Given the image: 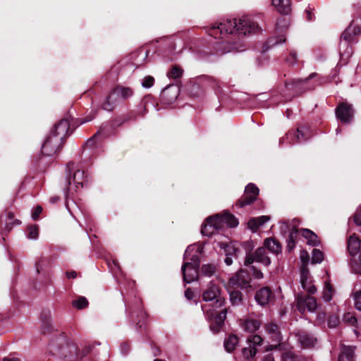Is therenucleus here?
<instances>
[{
  "label": "nucleus",
  "instance_id": "nucleus-14",
  "mask_svg": "<svg viewBox=\"0 0 361 361\" xmlns=\"http://www.w3.org/2000/svg\"><path fill=\"white\" fill-rule=\"evenodd\" d=\"M337 117L344 123H349L353 117V110L351 105L342 103L336 109Z\"/></svg>",
  "mask_w": 361,
  "mask_h": 361
},
{
  "label": "nucleus",
  "instance_id": "nucleus-28",
  "mask_svg": "<svg viewBox=\"0 0 361 361\" xmlns=\"http://www.w3.org/2000/svg\"><path fill=\"white\" fill-rule=\"evenodd\" d=\"M265 250L267 249L272 253L276 255L279 254L281 251V247L280 243L273 238H268L264 240V243Z\"/></svg>",
  "mask_w": 361,
  "mask_h": 361
},
{
  "label": "nucleus",
  "instance_id": "nucleus-61",
  "mask_svg": "<svg viewBox=\"0 0 361 361\" xmlns=\"http://www.w3.org/2000/svg\"><path fill=\"white\" fill-rule=\"evenodd\" d=\"M283 22H284V23H285V26H286V22L285 18L280 19V20L276 23V27H277V28H278V29H279V27H280V24H281V23H283Z\"/></svg>",
  "mask_w": 361,
  "mask_h": 361
},
{
  "label": "nucleus",
  "instance_id": "nucleus-32",
  "mask_svg": "<svg viewBox=\"0 0 361 361\" xmlns=\"http://www.w3.org/2000/svg\"><path fill=\"white\" fill-rule=\"evenodd\" d=\"M353 30V24L351 23L346 29L342 33L341 36V42H347L349 43L350 42H352L353 39V37H355L353 34L351 33V31Z\"/></svg>",
  "mask_w": 361,
  "mask_h": 361
},
{
  "label": "nucleus",
  "instance_id": "nucleus-27",
  "mask_svg": "<svg viewBox=\"0 0 361 361\" xmlns=\"http://www.w3.org/2000/svg\"><path fill=\"white\" fill-rule=\"evenodd\" d=\"M242 328L248 333H253L256 331L259 327H260V323L259 322L253 319H248L246 320H244L240 324Z\"/></svg>",
  "mask_w": 361,
  "mask_h": 361
},
{
  "label": "nucleus",
  "instance_id": "nucleus-7",
  "mask_svg": "<svg viewBox=\"0 0 361 361\" xmlns=\"http://www.w3.org/2000/svg\"><path fill=\"white\" fill-rule=\"evenodd\" d=\"M264 328L267 335L266 338L271 342L274 343V344L269 345L267 348V350L269 351L276 349L277 348L276 343H279L282 340V336L279 330L278 326L274 323L269 322L266 324Z\"/></svg>",
  "mask_w": 361,
  "mask_h": 361
},
{
  "label": "nucleus",
  "instance_id": "nucleus-35",
  "mask_svg": "<svg viewBox=\"0 0 361 361\" xmlns=\"http://www.w3.org/2000/svg\"><path fill=\"white\" fill-rule=\"evenodd\" d=\"M39 236V228L37 225H32L27 227V237L30 240H36Z\"/></svg>",
  "mask_w": 361,
  "mask_h": 361
},
{
  "label": "nucleus",
  "instance_id": "nucleus-19",
  "mask_svg": "<svg viewBox=\"0 0 361 361\" xmlns=\"http://www.w3.org/2000/svg\"><path fill=\"white\" fill-rule=\"evenodd\" d=\"M273 293L269 288H262L255 294V300L260 305H265L271 300Z\"/></svg>",
  "mask_w": 361,
  "mask_h": 361
},
{
  "label": "nucleus",
  "instance_id": "nucleus-1",
  "mask_svg": "<svg viewBox=\"0 0 361 361\" xmlns=\"http://www.w3.org/2000/svg\"><path fill=\"white\" fill-rule=\"evenodd\" d=\"M257 30L258 25L248 18L226 19L214 25L211 27L209 35L214 38H217L219 35L221 39H226L216 42V54L220 55L233 51H241L244 49L242 42L231 44L228 42L231 35L238 33V35L245 36L247 34L255 32Z\"/></svg>",
  "mask_w": 361,
  "mask_h": 361
},
{
  "label": "nucleus",
  "instance_id": "nucleus-17",
  "mask_svg": "<svg viewBox=\"0 0 361 361\" xmlns=\"http://www.w3.org/2000/svg\"><path fill=\"white\" fill-rule=\"evenodd\" d=\"M309 78L305 80L293 79L286 82V87L288 90L293 91L295 94L300 93L301 92L311 89V87H306Z\"/></svg>",
  "mask_w": 361,
  "mask_h": 361
},
{
  "label": "nucleus",
  "instance_id": "nucleus-51",
  "mask_svg": "<svg viewBox=\"0 0 361 361\" xmlns=\"http://www.w3.org/2000/svg\"><path fill=\"white\" fill-rule=\"evenodd\" d=\"M354 221L357 226H361V208L355 214Z\"/></svg>",
  "mask_w": 361,
  "mask_h": 361
},
{
  "label": "nucleus",
  "instance_id": "nucleus-43",
  "mask_svg": "<svg viewBox=\"0 0 361 361\" xmlns=\"http://www.w3.org/2000/svg\"><path fill=\"white\" fill-rule=\"evenodd\" d=\"M283 361H302L300 358L289 352L283 354Z\"/></svg>",
  "mask_w": 361,
  "mask_h": 361
},
{
  "label": "nucleus",
  "instance_id": "nucleus-38",
  "mask_svg": "<svg viewBox=\"0 0 361 361\" xmlns=\"http://www.w3.org/2000/svg\"><path fill=\"white\" fill-rule=\"evenodd\" d=\"M312 263H321L323 260V253L317 249H314L312 253Z\"/></svg>",
  "mask_w": 361,
  "mask_h": 361
},
{
  "label": "nucleus",
  "instance_id": "nucleus-31",
  "mask_svg": "<svg viewBox=\"0 0 361 361\" xmlns=\"http://www.w3.org/2000/svg\"><path fill=\"white\" fill-rule=\"evenodd\" d=\"M238 343V338L235 335H231L224 341V347L228 352H232Z\"/></svg>",
  "mask_w": 361,
  "mask_h": 361
},
{
  "label": "nucleus",
  "instance_id": "nucleus-12",
  "mask_svg": "<svg viewBox=\"0 0 361 361\" xmlns=\"http://www.w3.org/2000/svg\"><path fill=\"white\" fill-rule=\"evenodd\" d=\"M248 347L243 349V356L246 358H252L257 353V348L262 343L263 339L259 335H251L247 338Z\"/></svg>",
  "mask_w": 361,
  "mask_h": 361
},
{
  "label": "nucleus",
  "instance_id": "nucleus-23",
  "mask_svg": "<svg viewBox=\"0 0 361 361\" xmlns=\"http://www.w3.org/2000/svg\"><path fill=\"white\" fill-rule=\"evenodd\" d=\"M269 220V216H261L256 218L251 219L248 223V228L252 230V232L257 231L259 226H262L266 222Z\"/></svg>",
  "mask_w": 361,
  "mask_h": 361
},
{
  "label": "nucleus",
  "instance_id": "nucleus-46",
  "mask_svg": "<svg viewBox=\"0 0 361 361\" xmlns=\"http://www.w3.org/2000/svg\"><path fill=\"white\" fill-rule=\"evenodd\" d=\"M298 232V231L297 229H295V228H293L292 229L291 232L290 233V235H289L290 241L288 245L289 248H291L294 246L293 238L296 236Z\"/></svg>",
  "mask_w": 361,
  "mask_h": 361
},
{
  "label": "nucleus",
  "instance_id": "nucleus-60",
  "mask_svg": "<svg viewBox=\"0 0 361 361\" xmlns=\"http://www.w3.org/2000/svg\"><path fill=\"white\" fill-rule=\"evenodd\" d=\"M306 15H307L306 16V18L308 20H312V13H311V12L309 10L306 11Z\"/></svg>",
  "mask_w": 361,
  "mask_h": 361
},
{
  "label": "nucleus",
  "instance_id": "nucleus-59",
  "mask_svg": "<svg viewBox=\"0 0 361 361\" xmlns=\"http://www.w3.org/2000/svg\"><path fill=\"white\" fill-rule=\"evenodd\" d=\"M59 200V197L58 196H54L50 198L51 203H56Z\"/></svg>",
  "mask_w": 361,
  "mask_h": 361
},
{
  "label": "nucleus",
  "instance_id": "nucleus-40",
  "mask_svg": "<svg viewBox=\"0 0 361 361\" xmlns=\"http://www.w3.org/2000/svg\"><path fill=\"white\" fill-rule=\"evenodd\" d=\"M88 305L87 300L85 297H80L73 302V305L78 309H82Z\"/></svg>",
  "mask_w": 361,
  "mask_h": 361
},
{
  "label": "nucleus",
  "instance_id": "nucleus-53",
  "mask_svg": "<svg viewBox=\"0 0 361 361\" xmlns=\"http://www.w3.org/2000/svg\"><path fill=\"white\" fill-rule=\"evenodd\" d=\"M351 33L353 34L354 36H356L361 33V27L358 26H355L353 25V30Z\"/></svg>",
  "mask_w": 361,
  "mask_h": 361
},
{
  "label": "nucleus",
  "instance_id": "nucleus-63",
  "mask_svg": "<svg viewBox=\"0 0 361 361\" xmlns=\"http://www.w3.org/2000/svg\"><path fill=\"white\" fill-rule=\"evenodd\" d=\"M66 208L68 209V211H69L71 213H72V212L71 211V209H70V207H69V203H68V201L66 202Z\"/></svg>",
  "mask_w": 361,
  "mask_h": 361
},
{
  "label": "nucleus",
  "instance_id": "nucleus-20",
  "mask_svg": "<svg viewBox=\"0 0 361 361\" xmlns=\"http://www.w3.org/2000/svg\"><path fill=\"white\" fill-rule=\"evenodd\" d=\"M297 336L298 341L303 348L313 347L317 342L315 338L305 332L299 333Z\"/></svg>",
  "mask_w": 361,
  "mask_h": 361
},
{
  "label": "nucleus",
  "instance_id": "nucleus-62",
  "mask_svg": "<svg viewBox=\"0 0 361 361\" xmlns=\"http://www.w3.org/2000/svg\"><path fill=\"white\" fill-rule=\"evenodd\" d=\"M4 361H20L18 358L16 357H6Z\"/></svg>",
  "mask_w": 361,
  "mask_h": 361
},
{
  "label": "nucleus",
  "instance_id": "nucleus-25",
  "mask_svg": "<svg viewBox=\"0 0 361 361\" xmlns=\"http://www.w3.org/2000/svg\"><path fill=\"white\" fill-rule=\"evenodd\" d=\"M354 353V347L343 345L341 348V353L339 355L338 361H355Z\"/></svg>",
  "mask_w": 361,
  "mask_h": 361
},
{
  "label": "nucleus",
  "instance_id": "nucleus-49",
  "mask_svg": "<svg viewBox=\"0 0 361 361\" xmlns=\"http://www.w3.org/2000/svg\"><path fill=\"white\" fill-rule=\"evenodd\" d=\"M287 62L289 63V64H293L296 62L297 61V55H296V53L295 52H290V55L286 59Z\"/></svg>",
  "mask_w": 361,
  "mask_h": 361
},
{
  "label": "nucleus",
  "instance_id": "nucleus-50",
  "mask_svg": "<svg viewBox=\"0 0 361 361\" xmlns=\"http://www.w3.org/2000/svg\"><path fill=\"white\" fill-rule=\"evenodd\" d=\"M252 275L255 279H261L263 278V274L260 270H257L255 267H252Z\"/></svg>",
  "mask_w": 361,
  "mask_h": 361
},
{
  "label": "nucleus",
  "instance_id": "nucleus-45",
  "mask_svg": "<svg viewBox=\"0 0 361 361\" xmlns=\"http://www.w3.org/2000/svg\"><path fill=\"white\" fill-rule=\"evenodd\" d=\"M339 320L336 316H331L328 319V326L334 328L338 324Z\"/></svg>",
  "mask_w": 361,
  "mask_h": 361
},
{
  "label": "nucleus",
  "instance_id": "nucleus-16",
  "mask_svg": "<svg viewBox=\"0 0 361 361\" xmlns=\"http://www.w3.org/2000/svg\"><path fill=\"white\" fill-rule=\"evenodd\" d=\"M69 128V121L67 119H62L59 123L54 126L51 134L56 137H60V140L63 142L68 133Z\"/></svg>",
  "mask_w": 361,
  "mask_h": 361
},
{
  "label": "nucleus",
  "instance_id": "nucleus-42",
  "mask_svg": "<svg viewBox=\"0 0 361 361\" xmlns=\"http://www.w3.org/2000/svg\"><path fill=\"white\" fill-rule=\"evenodd\" d=\"M286 41L285 37L283 35H279L278 37V39H275L274 38H270L268 40V44L269 46L273 47L278 44L284 42Z\"/></svg>",
  "mask_w": 361,
  "mask_h": 361
},
{
  "label": "nucleus",
  "instance_id": "nucleus-47",
  "mask_svg": "<svg viewBox=\"0 0 361 361\" xmlns=\"http://www.w3.org/2000/svg\"><path fill=\"white\" fill-rule=\"evenodd\" d=\"M99 137V134L98 133H96L95 135H94V136L89 139L87 142H86V147L87 148H93L95 145V140L97 139V137Z\"/></svg>",
  "mask_w": 361,
  "mask_h": 361
},
{
  "label": "nucleus",
  "instance_id": "nucleus-36",
  "mask_svg": "<svg viewBox=\"0 0 361 361\" xmlns=\"http://www.w3.org/2000/svg\"><path fill=\"white\" fill-rule=\"evenodd\" d=\"M182 74L183 70L177 66H173L171 70L168 73L167 75L170 78L176 79L180 78L182 75Z\"/></svg>",
  "mask_w": 361,
  "mask_h": 361
},
{
  "label": "nucleus",
  "instance_id": "nucleus-64",
  "mask_svg": "<svg viewBox=\"0 0 361 361\" xmlns=\"http://www.w3.org/2000/svg\"><path fill=\"white\" fill-rule=\"evenodd\" d=\"M69 348H70V351H72V350H75V348L74 345H70L69 346Z\"/></svg>",
  "mask_w": 361,
  "mask_h": 361
},
{
  "label": "nucleus",
  "instance_id": "nucleus-15",
  "mask_svg": "<svg viewBox=\"0 0 361 361\" xmlns=\"http://www.w3.org/2000/svg\"><path fill=\"white\" fill-rule=\"evenodd\" d=\"M300 283L302 288L310 294H314L317 291L316 287L312 284L310 272L307 267H301L300 269Z\"/></svg>",
  "mask_w": 361,
  "mask_h": 361
},
{
  "label": "nucleus",
  "instance_id": "nucleus-58",
  "mask_svg": "<svg viewBox=\"0 0 361 361\" xmlns=\"http://www.w3.org/2000/svg\"><path fill=\"white\" fill-rule=\"evenodd\" d=\"M121 349H122V351L124 353H127L128 352V345L126 343H123L121 345Z\"/></svg>",
  "mask_w": 361,
  "mask_h": 361
},
{
  "label": "nucleus",
  "instance_id": "nucleus-39",
  "mask_svg": "<svg viewBox=\"0 0 361 361\" xmlns=\"http://www.w3.org/2000/svg\"><path fill=\"white\" fill-rule=\"evenodd\" d=\"M353 299L355 308L358 311H361V291H355L353 295Z\"/></svg>",
  "mask_w": 361,
  "mask_h": 361
},
{
  "label": "nucleus",
  "instance_id": "nucleus-52",
  "mask_svg": "<svg viewBox=\"0 0 361 361\" xmlns=\"http://www.w3.org/2000/svg\"><path fill=\"white\" fill-rule=\"evenodd\" d=\"M42 207L40 206H37L36 207L34 212L32 214V217L33 219H37L38 218V216H39V214L42 213Z\"/></svg>",
  "mask_w": 361,
  "mask_h": 361
},
{
  "label": "nucleus",
  "instance_id": "nucleus-24",
  "mask_svg": "<svg viewBox=\"0 0 361 361\" xmlns=\"http://www.w3.org/2000/svg\"><path fill=\"white\" fill-rule=\"evenodd\" d=\"M307 130V129L304 126L298 128L297 129L296 132H294V133L289 132L287 134V138L289 139L290 137H292V140L294 143L300 142L307 139V137L305 135V132Z\"/></svg>",
  "mask_w": 361,
  "mask_h": 361
},
{
  "label": "nucleus",
  "instance_id": "nucleus-37",
  "mask_svg": "<svg viewBox=\"0 0 361 361\" xmlns=\"http://www.w3.org/2000/svg\"><path fill=\"white\" fill-rule=\"evenodd\" d=\"M230 300L233 305H238L242 300L241 293L239 290L231 291Z\"/></svg>",
  "mask_w": 361,
  "mask_h": 361
},
{
  "label": "nucleus",
  "instance_id": "nucleus-56",
  "mask_svg": "<svg viewBox=\"0 0 361 361\" xmlns=\"http://www.w3.org/2000/svg\"><path fill=\"white\" fill-rule=\"evenodd\" d=\"M202 310L204 312H207V314H208L209 316H212L213 315V313L211 312L209 313L210 312V309L209 308V306L207 305H203L202 307Z\"/></svg>",
  "mask_w": 361,
  "mask_h": 361
},
{
  "label": "nucleus",
  "instance_id": "nucleus-48",
  "mask_svg": "<svg viewBox=\"0 0 361 361\" xmlns=\"http://www.w3.org/2000/svg\"><path fill=\"white\" fill-rule=\"evenodd\" d=\"M300 259L302 262V267H307L309 261V255L307 252H302L300 255Z\"/></svg>",
  "mask_w": 361,
  "mask_h": 361
},
{
  "label": "nucleus",
  "instance_id": "nucleus-3",
  "mask_svg": "<svg viewBox=\"0 0 361 361\" xmlns=\"http://www.w3.org/2000/svg\"><path fill=\"white\" fill-rule=\"evenodd\" d=\"M238 224V221L233 214L224 212L223 214L208 217L202 227L201 232L203 235L210 237L221 230L225 225L229 227H236Z\"/></svg>",
  "mask_w": 361,
  "mask_h": 361
},
{
  "label": "nucleus",
  "instance_id": "nucleus-34",
  "mask_svg": "<svg viewBox=\"0 0 361 361\" xmlns=\"http://www.w3.org/2000/svg\"><path fill=\"white\" fill-rule=\"evenodd\" d=\"M334 290L331 285L329 283L326 282L325 286L323 290L322 298L326 302H329L331 300Z\"/></svg>",
  "mask_w": 361,
  "mask_h": 361
},
{
  "label": "nucleus",
  "instance_id": "nucleus-57",
  "mask_svg": "<svg viewBox=\"0 0 361 361\" xmlns=\"http://www.w3.org/2000/svg\"><path fill=\"white\" fill-rule=\"evenodd\" d=\"M264 361H274V358L271 354H269L264 357Z\"/></svg>",
  "mask_w": 361,
  "mask_h": 361
},
{
  "label": "nucleus",
  "instance_id": "nucleus-2",
  "mask_svg": "<svg viewBox=\"0 0 361 361\" xmlns=\"http://www.w3.org/2000/svg\"><path fill=\"white\" fill-rule=\"evenodd\" d=\"M202 247L200 245H189L185 253L184 259L186 261L181 268L183 280L190 283L198 278V269L200 267V257Z\"/></svg>",
  "mask_w": 361,
  "mask_h": 361
},
{
  "label": "nucleus",
  "instance_id": "nucleus-4",
  "mask_svg": "<svg viewBox=\"0 0 361 361\" xmlns=\"http://www.w3.org/2000/svg\"><path fill=\"white\" fill-rule=\"evenodd\" d=\"M361 246L360 240L353 234L349 237L348 241V249L350 255H351L350 267L352 270L356 273L361 274Z\"/></svg>",
  "mask_w": 361,
  "mask_h": 361
},
{
  "label": "nucleus",
  "instance_id": "nucleus-30",
  "mask_svg": "<svg viewBox=\"0 0 361 361\" xmlns=\"http://www.w3.org/2000/svg\"><path fill=\"white\" fill-rule=\"evenodd\" d=\"M339 50L341 60H347L353 54V49L347 42H341Z\"/></svg>",
  "mask_w": 361,
  "mask_h": 361
},
{
  "label": "nucleus",
  "instance_id": "nucleus-55",
  "mask_svg": "<svg viewBox=\"0 0 361 361\" xmlns=\"http://www.w3.org/2000/svg\"><path fill=\"white\" fill-rule=\"evenodd\" d=\"M66 276L68 279H75L77 276V273L75 271H69L66 273Z\"/></svg>",
  "mask_w": 361,
  "mask_h": 361
},
{
  "label": "nucleus",
  "instance_id": "nucleus-11",
  "mask_svg": "<svg viewBox=\"0 0 361 361\" xmlns=\"http://www.w3.org/2000/svg\"><path fill=\"white\" fill-rule=\"evenodd\" d=\"M297 308L300 313H304L307 310L309 312H314L317 308V302L314 297H304L298 295L296 298Z\"/></svg>",
  "mask_w": 361,
  "mask_h": 361
},
{
  "label": "nucleus",
  "instance_id": "nucleus-26",
  "mask_svg": "<svg viewBox=\"0 0 361 361\" xmlns=\"http://www.w3.org/2000/svg\"><path fill=\"white\" fill-rule=\"evenodd\" d=\"M226 253V258L224 259L225 263L227 265H231L233 263L232 257H238V252H240L238 248H235L233 245H227L224 247Z\"/></svg>",
  "mask_w": 361,
  "mask_h": 361
},
{
  "label": "nucleus",
  "instance_id": "nucleus-29",
  "mask_svg": "<svg viewBox=\"0 0 361 361\" xmlns=\"http://www.w3.org/2000/svg\"><path fill=\"white\" fill-rule=\"evenodd\" d=\"M301 235L307 239V243L312 246L318 244L317 235L309 229L302 228L300 230Z\"/></svg>",
  "mask_w": 361,
  "mask_h": 361
},
{
  "label": "nucleus",
  "instance_id": "nucleus-8",
  "mask_svg": "<svg viewBox=\"0 0 361 361\" xmlns=\"http://www.w3.org/2000/svg\"><path fill=\"white\" fill-rule=\"evenodd\" d=\"M62 144L60 137H56L50 134L42 145V152L47 156L54 155L60 150Z\"/></svg>",
  "mask_w": 361,
  "mask_h": 361
},
{
  "label": "nucleus",
  "instance_id": "nucleus-10",
  "mask_svg": "<svg viewBox=\"0 0 361 361\" xmlns=\"http://www.w3.org/2000/svg\"><path fill=\"white\" fill-rule=\"evenodd\" d=\"M251 278L249 273L245 270H240L229 279V286L233 288H247L250 287Z\"/></svg>",
  "mask_w": 361,
  "mask_h": 361
},
{
  "label": "nucleus",
  "instance_id": "nucleus-18",
  "mask_svg": "<svg viewBox=\"0 0 361 361\" xmlns=\"http://www.w3.org/2000/svg\"><path fill=\"white\" fill-rule=\"evenodd\" d=\"M71 166V169L74 170V172L73 176L70 178L69 184L73 183L75 185L76 188H78L79 186L82 188L87 179V176L85 175L84 171L75 169L73 164H69L68 167Z\"/></svg>",
  "mask_w": 361,
  "mask_h": 361
},
{
  "label": "nucleus",
  "instance_id": "nucleus-13",
  "mask_svg": "<svg viewBox=\"0 0 361 361\" xmlns=\"http://www.w3.org/2000/svg\"><path fill=\"white\" fill-rule=\"evenodd\" d=\"M254 261L262 263L265 266L270 264L271 260L267 257L264 247H262L257 249L254 255H247L245 260V265L247 266L252 264Z\"/></svg>",
  "mask_w": 361,
  "mask_h": 361
},
{
  "label": "nucleus",
  "instance_id": "nucleus-22",
  "mask_svg": "<svg viewBox=\"0 0 361 361\" xmlns=\"http://www.w3.org/2000/svg\"><path fill=\"white\" fill-rule=\"evenodd\" d=\"M226 309H224L221 312L217 314L214 319L213 324H211V329L214 332H218L220 328L223 326L224 320L226 317Z\"/></svg>",
  "mask_w": 361,
  "mask_h": 361
},
{
  "label": "nucleus",
  "instance_id": "nucleus-9",
  "mask_svg": "<svg viewBox=\"0 0 361 361\" xmlns=\"http://www.w3.org/2000/svg\"><path fill=\"white\" fill-rule=\"evenodd\" d=\"M259 195L258 188L253 183H249L245 189L244 195L237 202L236 206L243 207L252 204Z\"/></svg>",
  "mask_w": 361,
  "mask_h": 361
},
{
  "label": "nucleus",
  "instance_id": "nucleus-33",
  "mask_svg": "<svg viewBox=\"0 0 361 361\" xmlns=\"http://www.w3.org/2000/svg\"><path fill=\"white\" fill-rule=\"evenodd\" d=\"M216 268L213 264H204L202 267L201 274L207 277L213 276L216 272Z\"/></svg>",
  "mask_w": 361,
  "mask_h": 361
},
{
  "label": "nucleus",
  "instance_id": "nucleus-5",
  "mask_svg": "<svg viewBox=\"0 0 361 361\" xmlns=\"http://www.w3.org/2000/svg\"><path fill=\"white\" fill-rule=\"evenodd\" d=\"M133 94V92L130 87L117 86L103 102L102 108L106 111H111L116 106L118 97L128 99Z\"/></svg>",
  "mask_w": 361,
  "mask_h": 361
},
{
  "label": "nucleus",
  "instance_id": "nucleus-41",
  "mask_svg": "<svg viewBox=\"0 0 361 361\" xmlns=\"http://www.w3.org/2000/svg\"><path fill=\"white\" fill-rule=\"evenodd\" d=\"M343 319L345 323L351 326H355L357 322L356 317L350 312L345 314Z\"/></svg>",
  "mask_w": 361,
  "mask_h": 361
},
{
  "label": "nucleus",
  "instance_id": "nucleus-21",
  "mask_svg": "<svg viewBox=\"0 0 361 361\" xmlns=\"http://www.w3.org/2000/svg\"><path fill=\"white\" fill-rule=\"evenodd\" d=\"M272 5L281 13L287 15L290 11V0H272Z\"/></svg>",
  "mask_w": 361,
  "mask_h": 361
},
{
  "label": "nucleus",
  "instance_id": "nucleus-44",
  "mask_svg": "<svg viewBox=\"0 0 361 361\" xmlns=\"http://www.w3.org/2000/svg\"><path fill=\"white\" fill-rule=\"evenodd\" d=\"M154 82V78L152 77L147 76V77H145L143 79V81L142 82V85L144 87L149 88V87H151L153 85Z\"/></svg>",
  "mask_w": 361,
  "mask_h": 361
},
{
  "label": "nucleus",
  "instance_id": "nucleus-54",
  "mask_svg": "<svg viewBox=\"0 0 361 361\" xmlns=\"http://www.w3.org/2000/svg\"><path fill=\"white\" fill-rule=\"evenodd\" d=\"M185 295L188 300H191L194 297V293L190 288H188L185 290Z\"/></svg>",
  "mask_w": 361,
  "mask_h": 361
},
{
  "label": "nucleus",
  "instance_id": "nucleus-6",
  "mask_svg": "<svg viewBox=\"0 0 361 361\" xmlns=\"http://www.w3.org/2000/svg\"><path fill=\"white\" fill-rule=\"evenodd\" d=\"M204 301L215 300L213 304V310L221 308L224 305L225 300L220 295L219 288L213 283H210L207 289L203 293Z\"/></svg>",
  "mask_w": 361,
  "mask_h": 361
}]
</instances>
